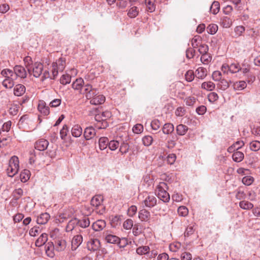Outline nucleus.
<instances>
[{"mask_svg": "<svg viewBox=\"0 0 260 260\" xmlns=\"http://www.w3.org/2000/svg\"><path fill=\"white\" fill-rule=\"evenodd\" d=\"M19 163L17 156L14 155L10 158L7 169V172L9 177H12L18 173L19 168Z\"/></svg>", "mask_w": 260, "mask_h": 260, "instance_id": "obj_1", "label": "nucleus"}, {"mask_svg": "<svg viewBox=\"0 0 260 260\" xmlns=\"http://www.w3.org/2000/svg\"><path fill=\"white\" fill-rule=\"evenodd\" d=\"M167 189H168V186L165 182H160L156 189L158 198L164 202H168L170 200V195L166 191Z\"/></svg>", "mask_w": 260, "mask_h": 260, "instance_id": "obj_2", "label": "nucleus"}, {"mask_svg": "<svg viewBox=\"0 0 260 260\" xmlns=\"http://www.w3.org/2000/svg\"><path fill=\"white\" fill-rule=\"evenodd\" d=\"M84 91L82 93L85 95L88 100L93 99L94 96L99 93L97 89L93 88L92 86L89 84H86L84 85Z\"/></svg>", "mask_w": 260, "mask_h": 260, "instance_id": "obj_3", "label": "nucleus"}, {"mask_svg": "<svg viewBox=\"0 0 260 260\" xmlns=\"http://www.w3.org/2000/svg\"><path fill=\"white\" fill-rule=\"evenodd\" d=\"M143 197L144 199L142 202L146 207L152 208L156 205L157 199L153 194L146 192Z\"/></svg>", "mask_w": 260, "mask_h": 260, "instance_id": "obj_4", "label": "nucleus"}, {"mask_svg": "<svg viewBox=\"0 0 260 260\" xmlns=\"http://www.w3.org/2000/svg\"><path fill=\"white\" fill-rule=\"evenodd\" d=\"M43 70V64L39 62H36L33 64L31 68V73L36 78H38L42 74Z\"/></svg>", "mask_w": 260, "mask_h": 260, "instance_id": "obj_5", "label": "nucleus"}, {"mask_svg": "<svg viewBox=\"0 0 260 260\" xmlns=\"http://www.w3.org/2000/svg\"><path fill=\"white\" fill-rule=\"evenodd\" d=\"M101 246V243L97 239H91L87 242V247L90 251H97L99 250Z\"/></svg>", "mask_w": 260, "mask_h": 260, "instance_id": "obj_6", "label": "nucleus"}, {"mask_svg": "<svg viewBox=\"0 0 260 260\" xmlns=\"http://www.w3.org/2000/svg\"><path fill=\"white\" fill-rule=\"evenodd\" d=\"M49 145V142L44 139H41L37 141L35 144V149L39 151H44Z\"/></svg>", "mask_w": 260, "mask_h": 260, "instance_id": "obj_7", "label": "nucleus"}, {"mask_svg": "<svg viewBox=\"0 0 260 260\" xmlns=\"http://www.w3.org/2000/svg\"><path fill=\"white\" fill-rule=\"evenodd\" d=\"M83 241V237L81 235L74 236L72 240L71 248L72 250H75L81 244Z\"/></svg>", "mask_w": 260, "mask_h": 260, "instance_id": "obj_8", "label": "nucleus"}, {"mask_svg": "<svg viewBox=\"0 0 260 260\" xmlns=\"http://www.w3.org/2000/svg\"><path fill=\"white\" fill-rule=\"evenodd\" d=\"M96 134L95 130L92 126L86 127L84 132V136L86 140H89L93 138Z\"/></svg>", "mask_w": 260, "mask_h": 260, "instance_id": "obj_9", "label": "nucleus"}, {"mask_svg": "<svg viewBox=\"0 0 260 260\" xmlns=\"http://www.w3.org/2000/svg\"><path fill=\"white\" fill-rule=\"evenodd\" d=\"M55 249L58 251L64 250L67 246V242L65 240L58 238L55 241Z\"/></svg>", "mask_w": 260, "mask_h": 260, "instance_id": "obj_10", "label": "nucleus"}, {"mask_svg": "<svg viewBox=\"0 0 260 260\" xmlns=\"http://www.w3.org/2000/svg\"><path fill=\"white\" fill-rule=\"evenodd\" d=\"M14 72L16 73L17 77L21 78H25L26 77V72L24 68L21 66H16L14 68Z\"/></svg>", "mask_w": 260, "mask_h": 260, "instance_id": "obj_11", "label": "nucleus"}, {"mask_svg": "<svg viewBox=\"0 0 260 260\" xmlns=\"http://www.w3.org/2000/svg\"><path fill=\"white\" fill-rule=\"evenodd\" d=\"M105 101V97L102 95L99 94H96L93 99L90 100V103L92 105H101L103 104Z\"/></svg>", "mask_w": 260, "mask_h": 260, "instance_id": "obj_12", "label": "nucleus"}, {"mask_svg": "<svg viewBox=\"0 0 260 260\" xmlns=\"http://www.w3.org/2000/svg\"><path fill=\"white\" fill-rule=\"evenodd\" d=\"M50 215L48 213L41 214L37 218V222L39 224H46L50 218Z\"/></svg>", "mask_w": 260, "mask_h": 260, "instance_id": "obj_13", "label": "nucleus"}, {"mask_svg": "<svg viewBox=\"0 0 260 260\" xmlns=\"http://www.w3.org/2000/svg\"><path fill=\"white\" fill-rule=\"evenodd\" d=\"M194 74L196 78L203 79L206 77L207 71L205 68L200 67L196 70Z\"/></svg>", "mask_w": 260, "mask_h": 260, "instance_id": "obj_14", "label": "nucleus"}, {"mask_svg": "<svg viewBox=\"0 0 260 260\" xmlns=\"http://www.w3.org/2000/svg\"><path fill=\"white\" fill-rule=\"evenodd\" d=\"M48 240V235L46 233H43L36 241L35 245L37 247H41L44 245Z\"/></svg>", "mask_w": 260, "mask_h": 260, "instance_id": "obj_15", "label": "nucleus"}, {"mask_svg": "<svg viewBox=\"0 0 260 260\" xmlns=\"http://www.w3.org/2000/svg\"><path fill=\"white\" fill-rule=\"evenodd\" d=\"M150 217V213L146 209H142L139 212V218L142 221H147Z\"/></svg>", "mask_w": 260, "mask_h": 260, "instance_id": "obj_16", "label": "nucleus"}, {"mask_svg": "<svg viewBox=\"0 0 260 260\" xmlns=\"http://www.w3.org/2000/svg\"><path fill=\"white\" fill-rule=\"evenodd\" d=\"M106 226V222L103 220H98L92 224V228L95 231H100Z\"/></svg>", "mask_w": 260, "mask_h": 260, "instance_id": "obj_17", "label": "nucleus"}, {"mask_svg": "<svg viewBox=\"0 0 260 260\" xmlns=\"http://www.w3.org/2000/svg\"><path fill=\"white\" fill-rule=\"evenodd\" d=\"M45 248L47 255L50 257H53L54 255L53 252L54 246L53 242H49L47 243L45 246Z\"/></svg>", "mask_w": 260, "mask_h": 260, "instance_id": "obj_18", "label": "nucleus"}, {"mask_svg": "<svg viewBox=\"0 0 260 260\" xmlns=\"http://www.w3.org/2000/svg\"><path fill=\"white\" fill-rule=\"evenodd\" d=\"M25 92V87L22 84L16 85L14 88V94L16 96H21Z\"/></svg>", "mask_w": 260, "mask_h": 260, "instance_id": "obj_19", "label": "nucleus"}, {"mask_svg": "<svg viewBox=\"0 0 260 260\" xmlns=\"http://www.w3.org/2000/svg\"><path fill=\"white\" fill-rule=\"evenodd\" d=\"M53 67H57L60 71H63L66 66V60L64 58H59L56 62H53Z\"/></svg>", "mask_w": 260, "mask_h": 260, "instance_id": "obj_20", "label": "nucleus"}, {"mask_svg": "<svg viewBox=\"0 0 260 260\" xmlns=\"http://www.w3.org/2000/svg\"><path fill=\"white\" fill-rule=\"evenodd\" d=\"M103 201V197L101 195H96L91 200V205L94 207L99 206Z\"/></svg>", "mask_w": 260, "mask_h": 260, "instance_id": "obj_21", "label": "nucleus"}, {"mask_svg": "<svg viewBox=\"0 0 260 260\" xmlns=\"http://www.w3.org/2000/svg\"><path fill=\"white\" fill-rule=\"evenodd\" d=\"M38 108L39 111L44 115H48L50 113L49 107L46 106L43 102L39 104Z\"/></svg>", "mask_w": 260, "mask_h": 260, "instance_id": "obj_22", "label": "nucleus"}, {"mask_svg": "<svg viewBox=\"0 0 260 260\" xmlns=\"http://www.w3.org/2000/svg\"><path fill=\"white\" fill-rule=\"evenodd\" d=\"M155 0H145L146 11L149 12H153L155 10Z\"/></svg>", "mask_w": 260, "mask_h": 260, "instance_id": "obj_23", "label": "nucleus"}, {"mask_svg": "<svg viewBox=\"0 0 260 260\" xmlns=\"http://www.w3.org/2000/svg\"><path fill=\"white\" fill-rule=\"evenodd\" d=\"M174 127L173 124L171 123H165L162 128L164 134L169 135L173 132Z\"/></svg>", "mask_w": 260, "mask_h": 260, "instance_id": "obj_24", "label": "nucleus"}, {"mask_svg": "<svg viewBox=\"0 0 260 260\" xmlns=\"http://www.w3.org/2000/svg\"><path fill=\"white\" fill-rule=\"evenodd\" d=\"M84 84V80L82 78H78L73 83L72 87L75 90L81 91Z\"/></svg>", "mask_w": 260, "mask_h": 260, "instance_id": "obj_25", "label": "nucleus"}, {"mask_svg": "<svg viewBox=\"0 0 260 260\" xmlns=\"http://www.w3.org/2000/svg\"><path fill=\"white\" fill-rule=\"evenodd\" d=\"M71 133L73 137H79L82 133V128L79 125H75L72 128Z\"/></svg>", "mask_w": 260, "mask_h": 260, "instance_id": "obj_26", "label": "nucleus"}, {"mask_svg": "<svg viewBox=\"0 0 260 260\" xmlns=\"http://www.w3.org/2000/svg\"><path fill=\"white\" fill-rule=\"evenodd\" d=\"M105 240L108 243L112 244H117L118 241L119 240V237L112 234H106Z\"/></svg>", "mask_w": 260, "mask_h": 260, "instance_id": "obj_27", "label": "nucleus"}, {"mask_svg": "<svg viewBox=\"0 0 260 260\" xmlns=\"http://www.w3.org/2000/svg\"><path fill=\"white\" fill-rule=\"evenodd\" d=\"M188 131V127L184 124H179L176 127L177 133L179 136L184 135Z\"/></svg>", "mask_w": 260, "mask_h": 260, "instance_id": "obj_28", "label": "nucleus"}, {"mask_svg": "<svg viewBox=\"0 0 260 260\" xmlns=\"http://www.w3.org/2000/svg\"><path fill=\"white\" fill-rule=\"evenodd\" d=\"M99 148L101 150L105 149L109 144V140L107 137H102L99 141Z\"/></svg>", "mask_w": 260, "mask_h": 260, "instance_id": "obj_29", "label": "nucleus"}, {"mask_svg": "<svg viewBox=\"0 0 260 260\" xmlns=\"http://www.w3.org/2000/svg\"><path fill=\"white\" fill-rule=\"evenodd\" d=\"M244 154L241 152L236 151L234 152L232 155L233 160L236 162H241L244 158Z\"/></svg>", "mask_w": 260, "mask_h": 260, "instance_id": "obj_30", "label": "nucleus"}, {"mask_svg": "<svg viewBox=\"0 0 260 260\" xmlns=\"http://www.w3.org/2000/svg\"><path fill=\"white\" fill-rule=\"evenodd\" d=\"M217 86L219 89L222 90H225L229 87L230 85L229 82L227 80L225 79H221L219 81Z\"/></svg>", "mask_w": 260, "mask_h": 260, "instance_id": "obj_31", "label": "nucleus"}, {"mask_svg": "<svg viewBox=\"0 0 260 260\" xmlns=\"http://www.w3.org/2000/svg\"><path fill=\"white\" fill-rule=\"evenodd\" d=\"M30 175V173L28 170H24L20 175L21 181L23 182H26L29 179Z\"/></svg>", "mask_w": 260, "mask_h": 260, "instance_id": "obj_32", "label": "nucleus"}, {"mask_svg": "<svg viewBox=\"0 0 260 260\" xmlns=\"http://www.w3.org/2000/svg\"><path fill=\"white\" fill-rule=\"evenodd\" d=\"M23 60L24 61L25 67L27 68L28 73L29 74H31V68L33 65L31 58L29 56H26L25 57H24Z\"/></svg>", "mask_w": 260, "mask_h": 260, "instance_id": "obj_33", "label": "nucleus"}, {"mask_svg": "<svg viewBox=\"0 0 260 260\" xmlns=\"http://www.w3.org/2000/svg\"><path fill=\"white\" fill-rule=\"evenodd\" d=\"M215 85L212 82H205L202 84V88L209 91H212L214 89Z\"/></svg>", "mask_w": 260, "mask_h": 260, "instance_id": "obj_34", "label": "nucleus"}, {"mask_svg": "<svg viewBox=\"0 0 260 260\" xmlns=\"http://www.w3.org/2000/svg\"><path fill=\"white\" fill-rule=\"evenodd\" d=\"M239 206L244 210H249L253 208V205L246 201H242L239 203Z\"/></svg>", "mask_w": 260, "mask_h": 260, "instance_id": "obj_35", "label": "nucleus"}, {"mask_svg": "<svg viewBox=\"0 0 260 260\" xmlns=\"http://www.w3.org/2000/svg\"><path fill=\"white\" fill-rule=\"evenodd\" d=\"M210 11L213 14H216L218 13L220 9V4L218 2L214 1L212 3V4L210 8Z\"/></svg>", "mask_w": 260, "mask_h": 260, "instance_id": "obj_36", "label": "nucleus"}, {"mask_svg": "<svg viewBox=\"0 0 260 260\" xmlns=\"http://www.w3.org/2000/svg\"><path fill=\"white\" fill-rule=\"evenodd\" d=\"M228 70L232 73L238 72L240 70V66L238 63H232L230 66H226Z\"/></svg>", "mask_w": 260, "mask_h": 260, "instance_id": "obj_37", "label": "nucleus"}, {"mask_svg": "<svg viewBox=\"0 0 260 260\" xmlns=\"http://www.w3.org/2000/svg\"><path fill=\"white\" fill-rule=\"evenodd\" d=\"M79 225V219L77 218H73L69 221L67 226V229L70 231H72L74 229L75 225Z\"/></svg>", "mask_w": 260, "mask_h": 260, "instance_id": "obj_38", "label": "nucleus"}, {"mask_svg": "<svg viewBox=\"0 0 260 260\" xmlns=\"http://www.w3.org/2000/svg\"><path fill=\"white\" fill-rule=\"evenodd\" d=\"M139 14V10L137 7H132L127 13L128 17L132 18L136 17Z\"/></svg>", "mask_w": 260, "mask_h": 260, "instance_id": "obj_39", "label": "nucleus"}, {"mask_svg": "<svg viewBox=\"0 0 260 260\" xmlns=\"http://www.w3.org/2000/svg\"><path fill=\"white\" fill-rule=\"evenodd\" d=\"M247 84L244 81H240L234 84V88L235 90H242L246 87Z\"/></svg>", "mask_w": 260, "mask_h": 260, "instance_id": "obj_40", "label": "nucleus"}, {"mask_svg": "<svg viewBox=\"0 0 260 260\" xmlns=\"http://www.w3.org/2000/svg\"><path fill=\"white\" fill-rule=\"evenodd\" d=\"M90 224L89 218L84 217L82 219L79 220V225L82 228H85L88 227Z\"/></svg>", "mask_w": 260, "mask_h": 260, "instance_id": "obj_41", "label": "nucleus"}, {"mask_svg": "<svg viewBox=\"0 0 260 260\" xmlns=\"http://www.w3.org/2000/svg\"><path fill=\"white\" fill-rule=\"evenodd\" d=\"M150 248L148 246H141L137 248L136 252L139 255L146 254L149 251Z\"/></svg>", "mask_w": 260, "mask_h": 260, "instance_id": "obj_42", "label": "nucleus"}, {"mask_svg": "<svg viewBox=\"0 0 260 260\" xmlns=\"http://www.w3.org/2000/svg\"><path fill=\"white\" fill-rule=\"evenodd\" d=\"M3 85L7 88H11L14 85V81L11 79L6 78L2 83Z\"/></svg>", "mask_w": 260, "mask_h": 260, "instance_id": "obj_43", "label": "nucleus"}, {"mask_svg": "<svg viewBox=\"0 0 260 260\" xmlns=\"http://www.w3.org/2000/svg\"><path fill=\"white\" fill-rule=\"evenodd\" d=\"M218 30V26L215 24H210L207 27V32L211 34H215Z\"/></svg>", "mask_w": 260, "mask_h": 260, "instance_id": "obj_44", "label": "nucleus"}, {"mask_svg": "<svg viewBox=\"0 0 260 260\" xmlns=\"http://www.w3.org/2000/svg\"><path fill=\"white\" fill-rule=\"evenodd\" d=\"M120 148H119V151L122 154H125L129 150V145L127 143H125L123 141L121 142Z\"/></svg>", "mask_w": 260, "mask_h": 260, "instance_id": "obj_45", "label": "nucleus"}, {"mask_svg": "<svg viewBox=\"0 0 260 260\" xmlns=\"http://www.w3.org/2000/svg\"><path fill=\"white\" fill-rule=\"evenodd\" d=\"M120 142L118 140H112L109 142V148L112 151L115 150L119 146Z\"/></svg>", "mask_w": 260, "mask_h": 260, "instance_id": "obj_46", "label": "nucleus"}, {"mask_svg": "<svg viewBox=\"0 0 260 260\" xmlns=\"http://www.w3.org/2000/svg\"><path fill=\"white\" fill-rule=\"evenodd\" d=\"M232 20L228 17H224L222 20V25L223 27L229 28L232 24Z\"/></svg>", "mask_w": 260, "mask_h": 260, "instance_id": "obj_47", "label": "nucleus"}, {"mask_svg": "<svg viewBox=\"0 0 260 260\" xmlns=\"http://www.w3.org/2000/svg\"><path fill=\"white\" fill-rule=\"evenodd\" d=\"M178 213L180 216L185 217L188 215V210L185 206H180L178 208Z\"/></svg>", "mask_w": 260, "mask_h": 260, "instance_id": "obj_48", "label": "nucleus"}, {"mask_svg": "<svg viewBox=\"0 0 260 260\" xmlns=\"http://www.w3.org/2000/svg\"><path fill=\"white\" fill-rule=\"evenodd\" d=\"M250 148L252 151H256L260 149V142L253 141L250 144Z\"/></svg>", "mask_w": 260, "mask_h": 260, "instance_id": "obj_49", "label": "nucleus"}, {"mask_svg": "<svg viewBox=\"0 0 260 260\" xmlns=\"http://www.w3.org/2000/svg\"><path fill=\"white\" fill-rule=\"evenodd\" d=\"M212 57L209 54L202 55L201 61L204 64H208L211 60Z\"/></svg>", "mask_w": 260, "mask_h": 260, "instance_id": "obj_50", "label": "nucleus"}, {"mask_svg": "<svg viewBox=\"0 0 260 260\" xmlns=\"http://www.w3.org/2000/svg\"><path fill=\"white\" fill-rule=\"evenodd\" d=\"M143 144L146 146H149L153 142V138L150 136H145L142 139Z\"/></svg>", "mask_w": 260, "mask_h": 260, "instance_id": "obj_51", "label": "nucleus"}, {"mask_svg": "<svg viewBox=\"0 0 260 260\" xmlns=\"http://www.w3.org/2000/svg\"><path fill=\"white\" fill-rule=\"evenodd\" d=\"M71 77L69 75H63L60 79V82L63 85H66L71 82Z\"/></svg>", "mask_w": 260, "mask_h": 260, "instance_id": "obj_52", "label": "nucleus"}, {"mask_svg": "<svg viewBox=\"0 0 260 260\" xmlns=\"http://www.w3.org/2000/svg\"><path fill=\"white\" fill-rule=\"evenodd\" d=\"M41 232L39 226H35L29 231V235L30 236L35 237L40 234Z\"/></svg>", "mask_w": 260, "mask_h": 260, "instance_id": "obj_53", "label": "nucleus"}, {"mask_svg": "<svg viewBox=\"0 0 260 260\" xmlns=\"http://www.w3.org/2000/svg\"><path fill=\"white\" fill-rule=\"evenodd\" d=\"M201 41V38L200 36H196L194 37L191 40V44L193 48H196L199 46L200 42Z\"/></svg>", "mask_w": 260, "mask_h": 260, "instance_id": "obj_54", "label": "nucleus"}, {"mask_svg": "<svg viewBox=\"0 0 260 260\" xmlns=\"http://www.w3.org/2000/svg\"><path fill=\"white\" fill-rule=\"evenodd\" d=\"M254 181V179L250 176H246L242 178V183L246 185H251Z\"/></svg>", "mask_w": 260, "mask_h": 260, "instance_id": "obj_55", "label": "nucleus"}, {"mask_svg": "<svg viewBox=\"0 0 260 260\" xmlns=\"http://www.w3.org/2000/svg\"><path fill=\"white\" fill-rule=\"evenodd\" d=\"M23 190L21 188H19L14 190L13 196L15 200H18L23 194Z\"/></svg>", "mask_w": 260, "mask_h": 260, "instance_id": "obj_56", "label": "nucleus"}, {"mask_svg": "<svg viewBox=\"0 0 260 260\" xmlns=\"http://www.w3.org/2000/svg\"><path fill=\"white\" fill-rule=\"evenodd\" d=\"M133 220L131 219H128L123 222V227L124 229L130 230L133 228Z\"/></svg>", "mask_w": 260, "mask_h": 260, "instance_id": "obj_57", "label": "nucleus"}, {"mask_svg": "<svg viewBox=\"0 0 260 260\" xmlns=\"http://www.w3.org/2000/svg\"><path fill=\"white\" fill-rule=\"evenodd\" d=\"M185 79L188 82L192 81L195 76V74L191 70L188 71L185 75Z\"/></svg>", "mask_w": 260, "mask_h": 260, "instance_id": "obj_58", "label": "nucleus"}, {"mask_svg": "<svg viewBox=\"0 0 260 260\" xmlns=\"http://www.w3.org/2000/svg\"><path fill=\"white\" fill-rule=\"evenodd\" d=\"M117 244L120 248H124L128 244V240L125 238H122L121 239L119 238V240Z\"/></svg>", "mask_w": 260, "mask_h": 260, "instance_id": "obj_59", "label": "nucleus"}, {"mask_svg": "<svg viewBox=\"0 0 260 260\" xmlns=\"http://www.w3.org/2000/svg\"><path fill=\"white\" fill-rule=\"evenodd\" d=\"M198 51L202 55L207 54L208 51V46L206 44H201L199 45Z\"/></svg>", "mask_w": 260, "mask_h": 260, "instance_id": "obj_60", "label": "nucleus"}, {"mask_svg": "<svg viewBox=\"0 0 260 260\" xmlns=\"http://www.w3.org/2000/svg\"><path fill=\"white\" fill-rule=\"evenodd\" d=\"M69 218V215L65 213L60 214L56 219V222H63Z\"/></svg>", "mask_w": 260, "mask_h": 260, "instance_id": "obj_61", "label": "nucleus"}, {"mask_svg": "<svg viewBox=\"0 0 260 260\" xmlns=\"http://www.w3.org/2000/svg\"><path fill=\"white\" fill-rule=\"evenodd\" d=\"M143 131V126L141 124H137L133 127V131L135 134H140Z\"/></svg>", "mask_w": 260, "mask_h": 260, "instance_id": "obj_62", "label": "nucleus"}, {"mask_svg": "<svg viewBox=\"0 0 260 260\" xmlns=\"http://www.w3.org/2000/svg\"><path fill=\"white\" fill-rule=\"evenodd\" d=\"M212 78L215 81H218L221 80V73L218 71H214L212 74Z\"/></svg>", "mask_w": 260, "mask_h": 260, "instance_id": "obj_63", "label": "nucleus"}, {"mask_svg": "<svg viewBox=\"0 0 260 260\" xmlns=\"http://www.w3.org/2000/svg\"><path fill=\"white\" fill-rule=\"evenodd\" d=\"M160 123L158 120L154 119L151 123V126L153 130H157L160 127Z\"/></svg>", "mask_w": 260, "mask_h": 260, "instance_id": "obj_64", "label": "nucleus"}]
</instances>
